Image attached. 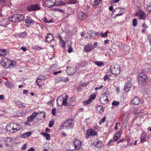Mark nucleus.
<instances>
[{
    "mask_svg": "<svg viewBox=\"0 0 151 151\" xmlns=\"http://www.w3.org/2000/svg\"><path fill=\"white\" fill-rule=\"evenodd\" d=\"M41 81H40V80L37 79L36 80L37 84V85L39 86H41L42 84L40 83L41 82Z\"/></svg>",
    "mask_w": 151,
    "mask_h": 151,
    "instance_id": "de8ad7c7",
    "label": "nucleus"
},
{
    "mask_svg": "<svg viewBox=\"0 0 151 151\" xmlns=\"http://www.w3.org/2000/svg\"><path fill=\"white\" fill-rule=\"evenodd\" d=\"M27 35V33L26 32H24L21 33H20L18 35H16V37L17 38L20 37V38H24Z\"/></svg>",
    "mask_w": 151,
    "mask_h": 151,
    "instance_id": "393cba45",
    "label": "nucleus"
},
{
    "mask_svg": "<svg viewBox=\"0 0 151 151\" xmlns=\"http://www.w3.org/2000/svg\"><path fill=\"white\" fill-rule=\"evenodd\" d=\"M106 96L103 97H101L100 98V102L103 104H105L108 101L109 99L107 98L105 99Z\"/></svg>",
    "mask_w": 151,
    "mask_h": 151,
    "instance_id": "4be33fe9",
    "label": "nucleus"
},
{
    "mask_svg": "<svg viewBox=\"0 0 151 151\" xmlns=\"http://www.w3.org/2000/svg\"><path fill=\"white\" fill-rule=\"evenodd\" d=\"M114 135L120 137L121 134L120 132H119L116 133Z\"/></svg>",
    "mask_w": 151,
    "mask_h": 151,
    "instance_id": "864d4df0",
    "label": "nucleus"
},
{
    "mask_svg": "<svg viewBox=\"0 0 151 151\" xmlns=\"http://www.w3.org/2000/svg\"><path fill=\"white\" fill-rule=\"evenodd\" d=\"M68 96L67 95H66L65 98H63V103L62 105H63L65 106H67L68 105V103L67 102V99L68 98Z\"/></svg>",
    "mask_w": 151,
    "mask_h": 151,
    "instance_id": "cd10ccee",
    "label": "nucleus"
},
{
    "mask_svg": "<svg viewBox=\"0 0 151 151\" xmlns=\"http://www.w3.org/2000/svg\"><path fill=\"white\" fill-rule=\"evenodd\" d=\"M81 144V142L78 139H76L74 141V142L75 148L76 150H77V148H78L80 147Z\"/></svg>",
    "mask_w": 151,
    "mask_h": 151,
    "instance_id": "a211bd4d",
    "label": "nucleus"
},
{
    "mask_svg": "<svg viewBox=\"0 0 151 151\" xmlns=\"http://www.w3.org/2000/svg\"><path fill=\"white\" fill-rule=\"evenodd\" d=\"M140 102V100L139 98L135 97L132 100V104L137 105Z\"/></svg>",
    "mask_w": 151,
    "mask_h": 151,
    "instance_id": "6ab92c4d",
    "label": "nucleus"
},
{
    "mask_svg": "<svg viewBox=\"0 0 151 151\" xmlns=\"http://www.w3.org/2000/svg\"><path fill=\"white\" fill-rule=\"evenodd\" d=\"M146 141V140L145 139V138H142L141 139V141L142 142H144Z\"/></svg>",
    "mask_w": 151,
    "mask_h": 151,
    "instance_id": "69168bd1",
    "label": "nucleus"
},
{
    "mask_svg": "<svg viewBox=\"0 0 151 151\" xmlns=\"http://www.w3.org/2000/svg\"><path fill=\"white\" fill-rule=\"evenodd\" d=\"M69 80V78H68V77H67V78H66L65 80H64L63 81H65V82H67Z\"/></svg>",
    "mask_w": 151,
    "mask_h": 151,
    "instance_id": "338daca9",
    "label": "nucleus"
},
{
    "mask_svg": "<svg viewBox=\"0 0 151 151\" xmlns=\"http://www.w3.org/2000/svg\"><path fill=\"white\" fill-rule=\"evenodd\" d=\"M63 97L61 96H59L57 99V101L58 105L60 106L62 105Z\"/></svg>",
    "mask_w": 151,
    "mask_h": 151,
    "instance_id": "aec40b11",
    "label": "nucleus"
},
{
    "mask_svg": "<svg viewBox=\"0 0 151 151\" xmlns=\"http://www.w3.org/2000/svg\"><path fill=\"white\" fill-rule=\"evenodd\" d=\"M60 43L61 44V46L62 47H64L65 43L64 40H61V41H60Z\"/></svg>",
    "mask_w": 151,
    "mask_h": 151,
    "instance_id": "79ce46f5",
    "label": "nucleus"
},
{
    "mask_svg": "<svg viewBox=\"0 0 151 151\" xmlns=\"http://www.w3.org/2000/svg\"><path fill=\"white\" fill-rule=\"evenodd\" d=\"M137 23V20L136 18L132 20V25L134 26H136Z\"/></svg>",
    "mask_w": 151,
    "mask_h": 151,
    "instance_id": "c9c22d12",
    "label": "nucleus"
},
{
    "mask_svg": "<svg viewBox=\"0 0 151 151\" xmlns=\"http://www.w3.org/2000/svg\"><path fill=\"white\" fill-rule=\"evenodd\" d=\"M108 76L107 75H105L103 78V79L104 81L106 80L108 78Z\"/></svg>",
    "mask_w": 151,
    "mask_h": 151,
    "instance_id": "13d9d810",
    "label": "nucleus"
},
{
    "mask_svg": "<svg viewBox=\"0 0 151 151\" xmlns=\"http://www.w3.org/2000/svg\"><path fill=\"white\" fill-rule=\"evenodd\" d=\"M109 31H106L104 34L101 32V35L102 37H105L107 36V33H109Z\"/></svg>",
    "mask_w": 151,
    "mask_h": 151,
    "instance_id": "4c0bfd02",
    "label": "nucleus"
},
{
    "mask_svg": "<svg viewBox=\"0 0 151 151\" xmlns=\"http://www.w3.org/2000/svg\"><path fill=\"white\" fill-rule=\"evenodd\" d=\"M73 50L72 48L70 47H69V49L68 50V52L70 53L72 52L73 51Z\"/></svg>",
    "mask_w": 151,
    "mask_h": 151,
    "instance_id": "6e6d98bb",
    "label": "nucleus"
},
{
    "mask_svg": "<svg viewBox=\"0 0 151 151\" xmlns=\"http://www.w3.org/2000/svg\"><path fill=\"white\" fill-rule=\"evenodd\" d=\"M38 113H36L35 112H33L31 116L28 117V120L29 122L33 121Z\"/></svg>",
    "mask_w": 151,
    "mask_h": 151,
    "instance_id": "2eb2a0df",
    "label": "nucleus"
},
{
    "mask_svg": "<svg viewBox=\"0 0 151 151\" xmlns=\"http://www.w3.org/2000/svg\"><path fill=\"white\" fill-rule=\"evenodd\" d=\"M53 36L50 33H47L46 37V41L49 42L54 40Z\"/></svg>",
    "mask_w": 151,
    "mask_h": 151,
    "instance_id": "4468645a",
    "label": "nucleus"
},
{
    "mask_svg": "<svg viewBox=\"0 0 151 151\" xmlns=\"http://www.w3.org/2000/svg\"><path fill=\"white\" fill-rule=\"evenodd\" d=\"M147 77L146 75L143 73H140L138 76V81L139 83L141 85L146 83Z\"/></svg>",
    "mask_w": 151,
    "mask_h": 151,
    "instance_id": "20e7f679",
    "label": "nucleus"
},
{
    "mask_svg": "<svg viewBox=\"0 0 151 151\" xmlns=\"http://www.w3.org/2000/svg\"><path fill=\"white\" fill-rule=\"evenodd\" d=\"M53 10L58 11L60 12H64L63 9H60L58 8H55L53 9Z\"/></svg>",
    "mask_w": 151,
    "mask_h": 151,
    "instance_id": "37998d69",
    "label": "nucleus"
},
{
    "mask_svg": "<svg viewBox=\"0 0 151 151\" xmlns=\"http://www.w3.org/2000/svg\"><path fill=\"white\" fill-rule=\"evenodd\" d=\"M74 126V124L72 122V121L70 119L67 120L64 123L63 126L66 129H70L73 128Z\"/></svg>",
    "mask_w": 151,
    "mask_h": 151,
    "instance_id": "39448f33",
    "label": "nucleus"
},
{
    "mask_svg": "<svg viewBox=\"0 0 151 151\" xmlns=\"http://www.w3.org/2000/svg\"><path fill=\"white\" fill-rule=\"evenodd\" d=\"M5 85L8 88H12L14 87V85L10 82H6Z\"/></svg>",
    "mask_w": 151,
    "mask_h": 151,
    "instance_id": "b1692460",
    "label": "nucleus"
},
{
    "mask_svg": "<svg viewBox=\"0 0 151 151\" xmlns=\"http://www.w3.org/2000/svg\"><path fill=\"white\" fill-rule=\"evenodd\" d=\"M131 86L132 85L131 84L130 82H128V83L124 87V91L126 92H128L130 89Z\"/></svg>",
    "mask_w": 151,
    "mask_h": 151,
    "instance_id": "412c9836",
    "label": "nucleus"
},
{
    "mask_svg": "<svg viewBox=\"0 0 151 151\" xmlns=\"http://www.w3.org/2000/svg\"><path fill=\"white\" fill-rule=\"evenodd\" d=\"M35 149L33 148H30L28 151H35Z\"/></svg>",
    "mask_w": 151,
    "mask_h": 151,
    "instance_id": "774afa93",
    "label": "nucleus"
},
{
    "mask_svg": "<svg viewBox=\"0 0 151 151\" xmlns=\"http://www.w3.org/2000/svg\"><path fill=\"white\" fill-rule=\"evenodd\" d=\"M42 134L46 138L47 140H49L50 139V135L49 134L46 133L45 132L42 133Z\"/></svg>",
    "mask_w": 151,
    "mask_h": 151,
    "instance_id": "7c9ffc66",
    "label": "nucleus"
},
{
    "mask_svg": "<svg viewBox=\"0 0 151 151\" xmlns=\"http://www.w3.org/2000/svg\"><path fill=\"white\" fill-rule=\"evenodd\" d=\"M54 123V120L51 119L50 121V122L49 124V127H52Z\"/></svg>",
    "mask_w": 151,
    "mask_h": 151,
    "instance_id": "e433bc0d",
    "label": "nucleus"
},
{
    "mask_svg": "<svg viewBox=\"0 0 151 151\" xmlns=\"http://www.w3.org/2000/svg\"><path fill=\"white\" fill-rule=\"evenodd\" d=\"M101 0H96L95 1V2H94L93 3V6H94V5H98L99 3V1Z\"/></svg>",
    "mask_w": 151,
    "mask_h": 151,
    "instance_id": "c03bdc74",
    "label": "nucleus"
},
{
    "mask_svg": "<svg viewBox=\"0 0 151 151\" xmlns=\"http://www.w3.org/2000/svg\"><path fill=\"white\" fill-rule=\"evenodd\" d=\"M26 144L24 145H23L22 147V150H25L26 148Z\"/></svg>",
    "mask_w": 151,
    "mask_h": 151,
    "instance_id": "4d7b16f0",
    "label": "nucleus"
},
{
    "mask_svg": "<svg viewBox=\"0 0 151 151\" xmlns=\"http://www.w3.org/2000/svg\"><path fill=\"white\" fill-rule=\"evenodd\" d=\"M28 93V91L26 90H24L23 91V93L24 94H27Z\"/></svg>",
    "mask_w": 151,
    "mask_h": 151,
    "instance_id": "bf43d9fd",
    "label": "nucleus"
},
{
    "mask_svg": "<svg viewBox=\"0 0 151 151\" xmlns=\"http://www.w3.org/2000/svg\"><path fill=\"white\" fill-rule=\"evenodd\" d=\"M114 135L120 137L121 134L120 132H119L116 133Z\"/></svg>",
    "mask_w": 151,
    "mask_h": 151,
    "instance_id": "603ef678",
    "label": "nucleus"
},
{
    "mask_svg": "<svg viewBox=\"0 0 151 151\" xmlns=\"http://www.w3.org/2000/svg\"><path fill=\"white\" fill-rule=\"evenodd\" d=\"M63 78L61 77H57L55 79V83H58L61 81H63Z\"/></svg>",
    "mask_w": 151,
    "mask_h": 151,
    "instance_id": "473e14b6",
    "label": "nucleus"
},
{
    "mask_svg": "<svg viewBox=\"0 0 151 151\" xmlns=\"http://www.w3.org/2000/svg\"><path fill=\"white\" fill-rule=\"evenodd\" d=\"M5 145L7 147L11 146L13 142V140L11 137H7L5 140Z\"/></svg>",
    "mask_w": 151,
    "mask_h": 151,
    "instance_id": "9b49d317",
    "label": "nucleus"
},
{
    "mask_svg": "<svg viewBox=\"0 0 151 151\" xmlns=\"http://www.w3.org/2000/svg\"><path fill=\"white\" fill-rule=\"evenodd\" d=\"M1 65L6 68L11 67L13 68L16 65V63L14 61H12L8 58H4L1 62Z\"/></svg>",
    "mask_w": 151,
    "mask_h": 151,
    "instance_id": "f257e3e1",
    "label": "nucleus"
},
{
    "mask_svg": "<svg viewBox=\"0 0 151 151\" xmlns=\"http://www.w3.org/2000/svg\"><path fill=\"white\" fill-rule=\"evenodd\" d=\"M13 128L14 132L20 130L22 128V126L20 124H18L16 123H12Z\"/></svg>",
    "mask_w": 151,
    "mask_h": 151,
    "instance_id": "1a4fd4ad",
    "label": "nucleus"
},
{
    "mask_svg": "<svg viewBox=\"0 0 151 151\" xmlns=\"http://www.w3.org/2000/svg\"><path fill=\"white\" fill-rule=\"evenodd\" d=\"M97 108H99L101 109L100 111H99L100 112H102L103 111V110L101 109V107L100 106H98L97 107Z\"/></svg>",
    "mask_w": 151,
    "mask_h": 151,
    "instance_id": "052dcab7",
    "label": "nucleus"
},
{
    "mask_svg": "<svg viewBox=\"0 0 151 151\" xmlns=\"http://www.w3.org/2000/svg\"><path fill=\"white\" fill-rule=\"evenodd\" d=\"M17 103L19 107L24 108L25 107L26 104L24 103H21L19 101H17Z\"/></svg>",
    "mask_w": 151,
    "mask_h": 151,
    "instance_id": "2f4dec72",
    "label": "nucleus"
},
{
    "mask_svg": "<svg viewBox=\"0 0 151 151\" xmlns=\"http://www.w3.org/2000/svg\"><path fill=\"white\" fill-rule=\"evenodd\" d=\"M22 49L24 51H26L27 50V49L25 47H24L23 46L22 47H21Z\"/></svg>",
    "mask_w": 151,
    "mask_h": 151,
    "instance_id": "0e129e2a",
    "label": "nucleus"
},
{
    "mask_svg": "<svg viewBox=\"0 0 151 151\" xmlns=\"http://www.w3.org/2000/svg\"><path fill=\"white\" fill-rule=\"evenodd\" d=\"M37 79L40 80V81L44 80L45 79V77L42 75L38 76Z\"/></svg>",
    "mask_w": 151,
    "mask_h": 151,
    "instance_id": "ea45409f",
    "label": "nucleus"
},
{
    "mask_svg": "<svg viewBox=\"0 0 151 151\" xmlns=\"http://www.w3.org/2000/svg\"><path fill=\"white\" fill-rule=\"evenodd\" d=\"M136 15L138 16V18L139 19H145L146 17L145 13L142 10H139L137 13Z\"/></svg>",
    "mask_w": 151,
    "mask_h": 151,
    "instance_id": "6e6552de",
    "label": "nucleus"
},
{
    "mask_svg": "<svg viewBox=\"0 0 151 151\" xmlns=\"http://www.w3.org/2000/svg\"><path fill=\"white\" fill-rule=\"evenodd\" d=\"M113 7L112 6H111L109 8V9L110 11H112L113 10Z\"/></svg>",
    "mask_w": 151,
    "mask_h": 151,
    "instance_id": "e2e57ef3",
    "label": "nucleus"
},
{
    "mask_svg": "<svg viewBox=\"0 0 151 151\" xmlns=\"http://www.w3.org/2000/svg\"><path fill=\"white\" fill-rule=\"evenodd\" d=\"M143 27L145 29H147L148 28V26L145 24V23L144 22L143 24Z\"/></svg>",
    "mask_w": 151,
    "mask_h": 151,
    "instance_id": "5fc2aeb1",
    "label": "nucleus"
},
{
    "mask_svg": "<svg viewBox=\"0 0 151 151\" xmlns=\"http://www.w3.org/2000/svg\"><path fill=\"white\" fill-rule=\"evenodd\" d=\"M96 96V95L95 94H93L92 95H90V98L91 99H94Z\"/></svg>",
    "mask_w": 151,
    "mask_h": 151,
    "instance_id": "49530a36",
    "label": "nucleus"
},
{
    "mask_svg": "<svg viewBox=\"0 0 151 151\" xmlns=\"http://www.w3.org/2000/svg\"><path fill=\"white\" fill-rule=\"evenodd\" d=\"M111 70L113 74L115 75H118L120 71L119 65L117 64L112 65L111 66Z\"/></svg>",
    "mask_w": 151,
    "mask_h": 151,
    "instance_id": "7ed1b4c3",
    "label": "nucleus"
},
{
    "mask_svg": "<svg viewBox=\"0 0 151 151\" xmlns=\"http://www.w3.org/2000/svg\"><path fill=\"white\" fill-rule=\"evenodd\" d=\"M87 15L85 13L81 12L78 15V18L80 20H83L86 18Z\"/></svg>",
    "mask_w": 151,
    "mask_h": 151,
    "instance_id": "dca6fc26",
    "label": "nucleus"
},
{
    "mask_svg": "<svg viewBox=\"0 0 151 151\" xmlns=\"http://www.w3.org/2000/svg\"><path fill=\"white\" fill-rule=\"evenodd\" d=\"M7 51L4 49H0V57L4 56L6 55Z\"/></svg>",
    "mask_w": 151,
    "mask_h": 151,
    "instance_id": "bb28decb",
    "label": "nucleus"
},
{
    "mask_svg": "<svg viewBox=\"0 0 151 151\" xmlns=\"http://www.w3.org/2000/svg\"><path fill=\"white\" fill-rule=\"evenodd\" d=\"M94 63L99 67H100L104 65V63L101 62L96 61L94 62Z\"/></svg>",
    "mask_w": 151,
    "mask_h": 151,
    "instance_id": "72a5a7b5",
    "label": "nucleus"
},
{
    "mask_svg": "<svg viewBox=\"0 0 151 151\" xmlns=\"http://www.w3.org/2000/svg\"><path fill=\"white\" fill-rule=\"evenodd\" d=\"M32 133L30 132H28L24 133L21 134V136L22 138H27L29 137L31 134Z\"/></svg>",
    "mask_w": 151,
    "mask_h": 151,
    "instance_id": "5701e85b",
    "label": "nucleus"
},
{
    "mask_svg": "<svg viewBox=\"0 0 151 151\" xmlns=\"http://www.w3.org/2000/svg\"><path fill=\"white\" fill-rule=\"evenodd\" d=\"M8 19L6 18L0 19V25L4 27H6L9 24L8 23Z\"/></svg>",
    "mask_w": 151,
    "mask_h": 151,
    "instance_id": "f8f14e48",
    "label": "nucleus"
},
{
    "mask_svg": "<svg viewBox=\"0 0 151 151\" xmlns=\"http://www.w3.org/2000/svg\"><path fill=\"white\" fill-rule=\"evenodd\" d=\"M100 143L99 142L96 141H95L93 144L95 145L97 147H100V145H101V144L100 145Z\"/></svg>",
    "mask_w": 151,
    "mask_h": 151,
    "instance_id": "58836bf2",
    "label": "nucleus"
},
{
    "mask_svg": "<svg viewBox=\"0 0 151 151\" xmlns=\"http://www.w3.org/2000/svg\"><path fill=\"white\" fill-rule=\"evenodd\" d=\"M6 129L7 131H9V132H14V131L13 129V128L12 123H10L9 124H8L6 126Z\"/></svg>",
    "mask_w": 151,
    "mask_h": 151,
    "instance_id": "f3484780",
    "label": "nucleus"
},
{
    "mask_svg": "<svg viewBox=\"0 0 151 151\" xmlns=\"http://www.w3.org/2000/svg\"><path fill=\"white\" fill-rule=\"evenodd\" d=\"M120 137L117 136H116L114 135V142L116 141Z\"/></svg>",
    "mask_w": 151,
    "mask_h": 151,
    "instance_id": "3c124183",
    "label": "nucleus"
},
{
    "mask_svg": "<svg viewBox=\"0 0 151 151\" xmlns=\"http://www.w3.org/2000/svg\"><path fill=\"white\" fill-rule=\"evenodd\" d=\"M56 111V109L55 108H54L52 109V113L53 115H55Z\"/></svg>",
    "mask_w": 151,
    "mask_h": 151,
    "instance_id": "8fccbe9b",
    "label": "nucleus"
},
{
    "mask_svg": "<svg viewBox=\"0 0 151 151\" xmlns=\"http://www.w3.org/2000/svg\"><path fill=\"white\" fill-rule=\"evenodd\" d=\"M106 119V117L104 116L103 118L101 119L100 121L99 122V124H101L102 123L104 122Z\"/></svg>",
    "mask_w": 151,
    "mask_h": 151,
    "instance_id": "a18cd8bd",
    "label": "nucleus"
},
{
    "mask_svg": "<svg viewBox=\"0 0 151 151\" xmlns=\"http://www.w3.org/2000/svg\"><path fill=\"white\" fill-rule=\"evenodd\" d=\"M33 20H32L31 17L29 16H27L26 17V19H25V22L26 23L29 24H31L32 23Z\"/></svg>",
    "mask_w": 151,
    "mask_h": 151,
    "instance_id": "a878e982",
    "label": "nucleus"
},
{
    "mask_svg": "<svg viewBox=\"0 0 151 151\" xmlns=\"http://www.w3.org/2000/svg\"><path fill=\"white\" fill-rule=\"evenodd\" d=\"M40 8V5L37 4L29 5L27 8L28 10L29 11H37Z\"/></svg>",
    "mask_w": 151,
    "mask_h": 151,
    "instance_id": "423d86ee",
    "label": "nucleus"
},
{
    "mask_svg": "<svg viewBox=\"0 0 151 151\" xmlns=\"http://www.w3.org/2000/svg\"><path fill=\"white\" fill-rule=\"evenodd\" d=\"M56 2L55 4V6H63L65 5V3L62 1L60 0V1H56Z\"/></svg>",
    "mask_w": 151,
    "mask_h": 151,
    "instance_id": "c756f323",
    "label": "nucleus"
},
{
    "mask_svg": "<svg viewBox=\"0 0 151 151\" xmlns=\"http://www.w3.org/2000/svg\"><path fill=\"white\" fill-rule=\"evenodd\" d=\"M92 102V100L91 99H88L86 101H84L83 102V104L85 105L90 104Z\"/></svg>",
    "mask_w": 151,
    "mask_h": 151,
    "instance_id": "f704fd0d",
    "label": "nucleus"
},
{
    "mask_svg": "<svg viewBox=\"0 0 151 151\" xmlns=\"http://www.w3.org/2000/svg\"><path fill=\"white\" fill-rule=\"evenodd\" d=\"M87 134L88 136H93L96 135L97 134V132L94 129H88L87 130Z\"/></svg>",
    "mask_w": 151,
    "mask_h": 151,
    "instance_id": "ddd939ff",
    "label": "nucleus"
},
{
    "mask_svg": "<svg viewBox=\"0 0 151 151\" xmlns=\"http://www.w3.org/2000/svg\"><path fill=\"white\" fill-rule=\"evenodd\" d=\"M93 32L91 31H89L86 34L87 37L89 39H91L92 37V35H93Z\"/></svg>",
    "mask_w": 151,
    "mask_h": 151,
    "instance_id": "c85d7f7f",
    "label": "nucleus"
},
{
    "mask_svg": "<svg viewBox=\"0 0 151 151\" xmlns=\"http://www.w3.org/2000/svg\"><path fill=\"white\" fill-rule=\"evenodd\" d=\"M124 140L123 139H120L118 141L116 142V143L117 144H118L120 142H122Z\"/></svg>",
    "mask_w": 151,
    "mask_h": 151,
    "instance_id": "680f3d73",
    "label": "nucleus"
},
{
    "mask_svg": "<svg viewBox=\"0 0 151 151\" xmlns=\"http://www.w3.org/2000/svg\"><path fill=\"white\" fill-rule=\"evenodd\" d=\"M94 48L92 45L88 44L84 46V50L86 52H88L92 50Z\"/></svg>",
    "mask_w": 151,
    "mask_h": 151,
    "instance_id": "9d476101",
    "label": "nucleus"
},
{
    "mask_svg": "<svg viewBox=\"0 0 151 151\" xmlns=\"http://www.w3.org/2000/svg\"><path fill=\"white\" fill-rule=\"evenodd\" d=\"M56 2V0H46L45 2L46 6L48 7H53L54 5L55 6Z\"/></svg>",
    "mask_w": 151,
    "mask_h": 151,
    "instance_id": "0eeeda50",
    "label": "nucleus"
},
{
    "mask_svg": "<svg viewBox=\"0 0 151 151\" xmlns=\"http://www.w3.org/2000/svg\"><path fill=\"white\" fill-rule=\"evenodd\" d=\"M24 19V17L22 14H14L9 18V20L11 22H16L23 21Z\"/></svg>",
    "mask_w": 151,
    "mask_h": 151,
    "instance_id": "f03ea898",
    "label": "nucleus"
},
{
    "mask_svg": "<svg viewBox=\"0 0 151 151\" xmlns=\"http://www.w3.org/2000/svg\"><path fill=\"white\" fill-rule=\"evenodd\" d=\"M119 103L118 101H114L112 103V105L113 106H116L119 105Z\"/></svg>",
    "mask_w": 151,
    "mask_h": 151,
    "instance_id": "a19ab883",
    "label": "nucleus"
},
{
    "mask_svg": "<svg viewBox=\"0 0 151 151\" xmlns=\"http://www.w3.org/2000/svg\"><path fill=\"white\" fill-rule=\"evenodd\" d=\"M146 9L148 12H151V6H147L146 8Z\"/></svg>",
    "mask_w": 151,
    "mask_h": 151,
    "instance_id": "09e8293b",
    "label": "nucleus"
}]
</instances>
